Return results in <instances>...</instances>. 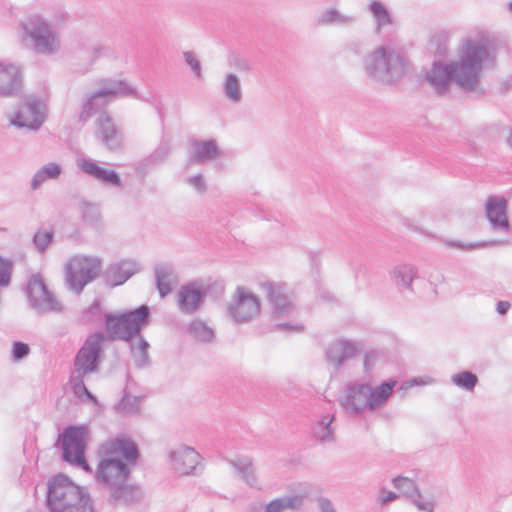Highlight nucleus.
Listing matches in <instances>:
<instances>
[{"mask_svg":"<svg viewBox=\"0 0 512 512\" xmlns=\"http://www.w3.org/2000/svg\"><path fill=\"white\" fill-rule=\"evenodd\" d=\"M151 319V311L147 305L121 313H108L105 315V331L89 335L82 347L75 355L73 371L70 375V384L74 394L82 399L85 396L94 404L97 398L87 389L85 379L100 370L104 344L107 340L129 342L142 335L141 331Z\"/></svg>","mask_w":512,"mask_h":512,"instance_id":"1","label":"nucleus"},{"mask_svg":"<svg viewBox=\"0 0 512 512\" xmlns=\"http://www.w3.org/2000/svg\"><path fill=\"white\" fill-rule=\"evenodd\" d=\"M458 57L449 63L434 61L426 76L429 84L439 95L446 93L451 83L466 93L483 94L481 76L484 65H492L496 58L490 38L481 33L463 39Z\"/></svg>","mask_w":512,"mask_h":512,"instance_id":"2","label":"nucleus"},{"mask_svg":"<svg viewBox=\"0 0 512 512\" xmlns=\"http://www.w3.org/2000/svg\"><path fill=\"white\" fill-rule=\"evenodd\" d=\"M140 456L137 444L126 436L101 443L97 449L95 482L106 491L112 505H130L142 497L139 487L128 483L131 469Z\"/></svg>","mask_w":512,"mask_h":512,"instance_id":"3","label":"nucleus"},{"mask_svg":"<svg viewBox=\"0 0 512 512\" xmlns=\"http://www.w3.org/2000/svg\"><path fill=\"white\" fill-rule=\"evenodd\" d=\"M363 70L366 76L383 84L401 80L409 66L404 51L390 43L378 45L363 57Z\"/></svg>","mask_w":512,"mask_h":512,"instance_id":"4","label":"nucleus"},{"mask_svg":"<svg viewBox=\"0 0 512 512\" xmlns=\"http://www.w3.org/2000/svg\"><path fill=\"white\" fill-rule=\"evenodd\" d=\"M46 505L50 512H95L87 491L62 474L49 480Z\"/></svg>","mask_w":512,"mask_h":512,"instance_id":"5","label":"nucleus"},{"mask_svg":"<svg viewBox=\"0 0 512 512\" xmlns=\"http://www.w3.org/2000/svg\"><path fill=\"white\" fill-rule=\"evenodd\" d=\"M23 41L30 40L38 54L53 55L60 49V40L52 25L40 15H31L21 21Z\"/></svg>","mask_w":512,"mask_h":512,"instance_id":"6","label":"nucleus"},{"mask_svg":"<svg viewBox=\"0 0 512 512\" xmlns=\"http://www.w3.org/2000/svg\"><path fill=\"white\" fill-rule=\"evenodd\" d=\"M102 262L99 257L76 255L65 266L66 285L79 295L85 286L94 281L101 272Z\"/></svg>","mask_w":512,"mask_h":512,"instance_id":"7","label":"nucleus"},{"mask_svg":"<svg viewBox=\"0 0 512 512\" xmlns=\"http://www.w3.org/2000/svg\"><path fill=\"white\" fill-rule=\"evenodd\" d=\"M25 294L29 307L38 315L59 314L64 307L55 294L49 290L41 274L30 276Z\"/></svg>","mask_w":512,"mask_h":512,"instance_id":"8","label":"nucleus"},{"mask_svg":"<svg viewBox=\"0 0 512 512\" xmlns=\"http://www.w3.org/2000/svg\"><path fill=\"white\" fill-rule=\"evenodd\" d=\"M87 436L88 428L86 426L70 425L66 427L60 435L62 459L91 473L92 469L85 457V440Z\"/></svg>","mask_w":512,"mask_h":512,"instance_id":"9","label":"nucleus"},{"mask_svg":"<svg viewBox=\"0 0 512 512\" xmlns=\"http://www.w3.org/2000/svg\"><path fill=\"white\" fill-rule=\"evenodd\" d=\"M261 311L260 299L245 287H237L227 312L236 323H248L255 319Z\"/></svg>","mask_w":512,"mask_h":512,"instance_id":"10","label":"nucleus"},{"mask_svg":"<svg viewBox=\"0 0 512 512\" xmlns=\"http://www.w3.org/2000/svg\"><path fill=\"white\" fill-rule=\"evenodd\" d=\"M45 120L44 105L35 95L25 96L10 118V123L18 128L38 130Z\"/></svg>","mask_w":512,"mask_h":512,"instance_id":"11","label":"nucleus"},{"mask_svg":"<svg viewBox=\"0 0 512 512\" xmlns=\"http://www.w3.org/2000/svg\"><path fill=\"white\" fill-rule=\"evenodd\" d=\"M363 350L360 342L339 339L330 343L325 351L326 360L335 369L341 368L347 361L359 356Z\"/></svg>","mask_w":512,"mask_h":512,"instance_id":"12","label":"nucleus"},{"mask_svg":"<svg viewBox=\"0 0 512 512\" xmlns=\"http://www.w3.org/2000/svg\"><path fill=\"white\" fill-rule=\"evenodd\" d=\"M23 85L22 67L14 62L0 61V96L13 97Z\"/></svg>","mask_w":512,"mask_h":512,"instance_id":"13","label":"nucleus"},{"mask_svg":"<svg viewBox=\"0 0 512 512\" xmlns=\"http://www.w3.org/2000/svg\"><path fill=\"white\" fill-rule=\"evenodd\" d=\"M97 140L110 151H117L123 145V134L107 113H101L96 120Z\"/></svg>","mask_w":512,"mask_h":512,"instance_id":"14","label":"nucleus"},{"mask_svg":"<svg viewBox=\"0 0 512 512\" xmlns=\"http://www.w3.org/2000/svg\"><path fill=\"white\" fill-rule=\"evenodd\" d=\"M368 383H350L345 388L342 407L351 415H359L369 409Z\"/></svg>","mask_w":512,"mask_h":512,"instance_id":"15","label":"nucleus"},{"mask_svg":"<svg viewBox=\"0 0 512 512\" xmlns=\"http://www.w3.org/2000/svg\"><path fill=\"white\" fill-rule=\"evenodd\" d=\"M174 470L181 475H195L201 469L200 454L192 447L181 446L170 453Z\"/></svg>","mask_w":512,"mask_h":512,"instance_id":"16","label":"nucleus"},{"mask_svg":"<svg viewBox=\"0 0 512 512\" xmlns=\"http://www.w3.org/2000/svg\"><path fill=\"white\" fill-rule=\"evenodd\" d=\"M508 202L501 196H489L485 202V215L495 231L508 232L511 229L507 216Z\"/></svg>","mask_w":512,"mask_h":512,"instance_id":"17","label":"nucleus"},{"mask_svg":"<svg viewBox=\"0 0 512 512\" xmlns=\"http://www.w3.org/2000/svg\"><path fill=\"white\" fill-rule=\"evenodd\" d=\"M76 165L84 174L94 178L99 182L115 187L122 186L120 175L115 170L101 167L97 161L92 158L78 157L76 159Z\"/></svg>","mask_w":512,"mask_h":512,"instance_id":"18","label":"nucleus"},{"mask_svg":"<svg viewBox=\"0 0 512 512\" xmlns=\"http://www.w3.org/2000/svg\"><path fill=\"white\" fill-rule=\"evenodd\" d=\"M262 289L271 305L273 316H289L294 311L292 301L283 285L267 282L262 285Z\"/></svg>","mask_w":512,"mask_h":512,"instance_id":"19","label":"nucleus"},{"mask_svg":"<svg viewBox=\"0 0 512 512\" xmlns=\"http://www.w3.org/2000/svg\"><path fill=\"white\" fill-rule=\"evenodd\" d=\"M205 297L206 292L196 283L183 285L177 294L178 308L183 314H194L201 307Z\"/></svg>","mask_w":512,"mask_h":512,"instance_id":"20","label":"nucleus"},{"mask_svg":"<svg viewBox=\"0 0 512 512\" xmlns=\"http://www.w3.org/2000/svg\"><path fill=\"white\" fill-rule=\"evenodd\" d=\"M190 146V164L202 165L221 156V150L215 139L199 140L194 138L190 140Z\"/></svg>","mask_w":512,"mask_h":512,"instance_id":"21","label":"nucleus"},{"mask_svg":"<svg viewBox=\"0 0 512 512\" xmlns=\"http://www.w3.org/2000/svg\"><path fill=\"white\" fill-rule=\"evenodd\" d=\"M138 270L139 268L135 261L123 260L107 267L103 272L102 277L108 286L115 287L125 283Z\"/></svg>","mask_w":512,"mask_h":512,"instance_id":"22","label":"nucleus"},{"mask_svg":"<svg viewBox=\"0 0 512 512\" xmlns=\"http://www.w3.org/2000/svg\"><path fill=\"white\" fill-rule=\"evenodd\" d=\"M397 383L396 380L389 379L376 387L368 384L369 410L374 411L386 405Z\"/></svg>","mask_w":512,"mask_h":512,"instance_id":"23","label":"nucleus"},{"mask_svg":"<svg viewBox=\"0 0 512 512\" xmlns=\"http://www.w3.org/2000/svg\"><path fill=\"white\" fill-rule=\"evenodd\" d=\"M100 86V93L109 100L115 96H133L140 99L137 90L124 80L103 79L100 81Z\"/></svg>","mask_w":512,"mask_h":512,"instance_id":"24","label":"nucleus"},{"mask_svg":"<svg viewBox=\"0 0 512 512\" xmlns=\"http://www.w3.org/2000/svg\"><path fill=\"white\" fill-rule=\"evenodd\" d=\"M154 271L156 287L163 298L171 292L172 286L177 283L178 278L173 267L167 263L157 264Z\"/></svg>","mask_w":512,"mask_h":512,"instance_id":"25","label":"nucleus"},{"mask_svg":"<svg viewBox=\"0 0 512 512\" xmlns=\"http://www.w3.org/2000/svg\"><path fill=\"white\" fill-rule=\"evenodd\" d=\"M130 354L133 363L137 369H145L150 367L151 358L149 355L150 344L142 336H138L133 340L129 341Z\"/></svg>","mask_w":512,"mask_h":512,"instance_id":"26","label":"nucleus"},{"mask_svg":"<svg viewBox=\"0 0 512 512\" xmlns=\"http://www.w3.org/2000/svg\"><path fill=\"white\" fill-rule=\"evenodd\" d=\"M335 416L333 414H326L321 416L311 428L313 438L321 444H328L335 441L334 429L331 424Z\"/></svg>","mask_w":512,"mask_h":512,"instance_id":"27","label":"nucleus"},{"mask_svg":"<svg viewBox=\"0 0 512 512\" xmlns=\"http://www.w3.org/2000/svg\"><path fill=\"white\" fill-rule=\"evenodd\" d=\"M171 150V140L166 136L162 137L156 149L139 163V168L146 170L152 166L164 163L168 159Z\"/></svg>","mask_w":512,"mask_h":512,"instance_id":"28","label":"nucleus"},{"mask_svg":"<svg viewBox=\"0 0 512 512\" xmlns=\"http://www.w3.org/2000/svg\"><path fill=\"white\" fill-rule=\"evenodd\" d=\"M358 18L354 14H345L336 8H329L318 17L320 25H338L340 27H351Z\"/></svg>","mask_w":512,"mask_h":512,"instance_id":"29","label":"nucleus"},{"mask_svg":"<svg viewBox=\"0 0 512 512\" xmlns=\"http://www.w3.org/2000/svg\"><path fill=\"white\" fill-rule=\"evenodd\" d=\"M368 10L371 13L374 22V32L380 34L384 28L393 24V18L386 6L379 0H373L368 4Z\"/></svg>","mask_w":512,"mask_h":512,"instance_id":"30","label":"nucleus"},{"mask_svg":"<svg viewBox=\"0 0 512 512\" xmlns=\"http://www.w3.org/2000/svg\"><path fill=\"white\" fill-rule=\"evenodd\" d=\"M110 100L105 97L100 91L94 92L90 95L82 105V109L79 115V119L82 122H86L97 112L101 111Z\"/></svg>","mask_w":512,"mask_h":512,"instance_id":"31","label":"nucleus"},{"mask_svg":"<svg viewBox=\"0 0 512 512\" xmlns=\"http://www.w3.org/2000/svg\"><path fill=\"white\" fill-rule=\"evenodd\" d=\"M62 174L61 165L50 162L38 169L32 177L30 187L32 190H37L47 180H55Z\"/></svg>","mask_w":512,"mask_h":512,"instance_id":"32","label":"nucleus"},{"mask_svg":"<svg viewBox=\"0 0 512 512\" xmlns=\"http://www.w3.org/2000/svg\"><path fill=\"white\" fill-rule=\"evenodd\" d=\"M222 89L225 97L233 103L242 100V89L239 77L234 73H228L224 77Z\"/></svg>","mask_w":512,"mask_h":512,"instance_id":"33","label":"nucleus"},{"mask_svg":"<svg viewBox=\"0 0 512 512\" xmlns=\"http://www.w3.org/2000/svg\"><path fill=\"white\" fill-rule=\"evenodd\" d=\"M189 334L198 342L211 343L214 340V330L202 320H194L188 326Z\"/></svg>","mask_w":512,"mask_h":512,"instance_id":"34","label":"nucleus"},{"mask_svg":"<svg viewBox=\"0 0 512 512\" xmlns=\"http://www.w3.org/2000/svg\"><path fill=\"white\" fill-rule=\"evenodd\" d=\"M230 463L237 470L238 475L244 479L248 485L253 487L257 484L255 469L250 458H238Z\"/></svg>","mask_w":512,"mask_h":512,"instance_id":"35","label":"nucleus"},{"mask_svg":"<svg viewBox=\"0 0 512 512\" xmlns=\"http://www.w3.org/2000/svg\"><path fill=\"white\" fill-rule=\"evenodd\" d=\"M450 40V33L445 30L435 32L428 43V49L430 52L442 57L445 56L448 51V43Z\"/></svg>","mask_w":512,"mask_h":512,"instance_id":"36","label":"nucleus"},{"mask_svg":"<svg viewBox=\"0 0 512 512\" xmlns=\"http://www.w3.org/2000/svg\"><path fill=\"white\" fill-rule=\"evenodd\" d=\"M416 274L417 271L415 267L409 264L399 265L393 270V276L397 286L403 288H410Z\"/></svg>","mask_w":512,"mask_h":512,"instance_id":"37","label":"nucleus"},{"mask_svg":"<svg viewBox=\"0 0 512 512\" xmlns=\"http://www.w3.org/2000/svg\"><path fill=\"white\" fill-rule=\"evenodd\" d=\"M452 383L466 391H473L478 383V377L471 371L465 370L452 375Z\"/></svg>","mask_w":512,"mask_h":512,"instance_id":"38","label":"nucleus"},{"mask_svg":"<svg viewBox=\"0 0 512 512\" xmlns=\"http://www.w3.org/2000/svg\"><path fill=\"white\" fill-rule=\"evenodd\" d=\"M392 483L394 487L401 492V494L407 498L413 499L420 492L416 483L407 477L398 476L393 478Z\"/></svg>","mask_w":512,"mask_h":512,"instance_id":"39","label":"nucleus"},{"mask_svg":"<svg viewBox=\"0 0 512 512\" xmlns=\"http://www.w3.org/2000/svg\"><path fill=\"white\" fill-rule=\"evenodd\" d=\"M140 401L139 397L125 393L116 405V409L121 414L135 415L140 411Z\"/></svg>","mask_w":512,"mask_h":512,"instance_id":"40","label":"nucleus"},{"mask_svg":"<svg viewBox=\"0 0 512 512\" xmlns=\"http://www.w3.org/2000/svg\"><path fill=\"white\" fill-rule=\"evenodd\" d=\"M14 262L0 256V288H7L11 283Z\"/></svg>","mask_w":512,"mask_h":512,"instance_id":"41","label":"nucleus"},{"mask_svg":"<svg viewBox=\"0 0 512 512\" xmlns=\"http://www.w3.org/2000/svg\"><path fill=\"white\" fill-rule=\"evenodd\" d=\"M53 238L54 234L52 231L38 230L33 237V243L37 250L43 253L49 244H51Z\"/></svg>","mask_w":512,"mask_h":512,"instance_id":"42","label":"nucleus"},{"mask_svg":"<svg viewBox=\"0 0 512 512\" xmlns=\"http://www.w3.org/2000/svg\"><path fill=\"white\" fill-rule=\"evenodd\" d=\"M228 64L240 73H248L251 70V62L247 58L238 55L229 56Z\"/></svg>","mask_w":512,"mask_h":512,"instance_id":"43","label":"nucleus"},{"mask_svg":"<svg viewBox=\"0 0 512 512\" xmlns=\"http://www.w3.org/2000/svg\"><path fill=\"white\" fill-rule=\"evenodd\" d=\"M183 57L187 65L191 68L193 74L196 78H202V66L200 60L197 58L194 52L185 51L183 52Z\"/></svg>","mask_w":512,"mask_h":512,"instance_id":"44","label":"nucleus"},{"mask_svg":"<svg viewBox=\"0 0 512 512\" xmlns=\"http://www.w3.org/2000/svg\"><path fill=\"white\" fill-rule=\"evenodd\" d=\"M281 503L283 504V509L297 510L300 509L304 503V496L302 495H292V496H284L280 498Z\"/></svg>","mask_w":512,"mask_h":512,"instance_id":"45","label":"nucleus"},{"mask_svg":"<svg viewBox=\"0 0 512 512\" xmlns=\"http://www.w3.org/2000/svg\"><path fill=\"white\" fill-rule=\"evenodd\" d=\"M413 504L417 507L418 510L423 512H434L435 501L433 498L423 499V496L419 492L413 499H411Z\"/></svg>","mask_w":512,"mask_h":512,"instance_id":"46","label":"nucleus"},{"mask_svg":"<svg viewBox=\"0 0 512 512\" xmlns=\"http://www.w3.org/2000/svg\"><path fill=\"white\" fill-rule=\"evenodd\" d=\"M30 352L28 344L24 342H14L12 347V356L15 361H20L25 358Z\"/></svg>","mask_w":512,"mask_h":512,"instance_id":"47","label":"nucleus"},{"mask_svg":"<svg viewBox=\"0 0 512 512\" xmlns=\"http://www.w3.org/2000/svg\"><path fill=\"white\" fill-rule=\"evenodd\" d=\"M187 183L192 186L198 193L203 194L207 190V185L202 174H196L187 179Z\"/></svg>","mask_w":512,"mask_h":512,"instance_id":"48","label":"nucleus"},{"mask_svg":"<svg viewBox=\"0 0 512 512\" xmlns=\"http://www.w3.org/2000/svg\"><path fill=\"white\" fill-rule=\"evenodd\" d=\"M98 216V209L94 205L88 203L83 205L82 217L86 222L93 223L97 221Z\"/></svg>","mask_w":512,"mask_h":512,"instance_id":"49","label":"nucleus"},{"mask_svg":"<svg viewBox=\"0 0 512 512\" xmlns=\"http://www.w3.org/2000/svg\"><path fill=\"white\" fill-rule=\"evenodd\" d=\"M344 51L359 56L363 52V42L355 39L349 40L344 45Z\"/></svg>","mask_w":512,"mask_h":512,"instance_id":"50","label":"nucleus"},{"mask_svg":"<svg viewBox=\"0 0 512 512\" xmlns=\"http://www.w3.org/2000/svg\"><path fill=\"white\" fill-rule=\"evenodd\" d=\"M101 315V303L99 300H95L90 307L83 312V317L89 321H93Z\"/></svg>","mask_w":512,"mask_h":512,"instance_id":"51","label":"nucleus"},{"mask_svg":"<svg viewBox=\"0 0 512 512\" xmlns=\"http://www.w3.org/2000/svg\"><path fill=\"white\" fill-rule=\"evenodd\" d=\"M446 245L452 248H458L462 250H473L482 246L480 243H463L460 241H447Z\"/></svg>","mask_w":512,"mask_h":512,"instance_id":"52","label":"nucleus"},{"mask_svg":"<svg viewBox=\"0 0 512 512\" xmlns=\"http://www.w3.org/2000/svg\"><path fill=\"white\" fill-rule=\"evenodd\" d=\"M317 504L321 512H336L332 502L326 497H319Z\"/></svg>","mask_w":512,"mask_h":512,"instance_id":"53","label":"nucleus"},{"mask_svg":"<svg viewBox=\"0 0 512 512\" xmlns=\"http://www.w3.org/2000/svg\"><path fill=\"white\" fill-rule=\"evenodd\" d=\"M375 360H376V352L370 351V352L365 353L363 366H364V370L366 372H368L372 369Z\"/></svg>","mask_w":512,"mask_h":512,"instance_id":"54","label":"nucleus"},{"mask_svg":"<svg viewBox=\"0 0 512 512\" xmlns=\"http://www.w3.org/2000/svg\"><path fill=\"white\" fill-rule=\"evenodd\" d=\"M380 493H381V495L379 497V501L382 505L392 502L399 497V495L396 494L395 492H392V491L386 492L385 489H381Z\"/></svg>","mask_w":512,"mask_h":512,"instance_id":"55","label":"nucleus"},{"mask_svg":"<svg viewBox=\"0 0 512 512\" xmlns=\"http://www.w3.org/2000/svg\"><path fill=\"white\" fill-rule=\"evenodd\" d=\"M283 504L281 503L280 498H276L272 501H270L265 506V512H283Z\"/></svg>","mask_w":512,"mask_h":512,"instance_id":"56","label":"nucleus"},{"mask_svg":"<svg viewBox=\"0 0 512 512\" xmlns=\"http://www.w3.org/2000/svg\"><path fill=\"white\" fill-rule=\"evenodd\" d=\"M276 328L286 332H300L303 330L302 325H293L291 323H279Z\"/></svg>","mask_w":512,"mask_h":512,"instance_id":"57","label":"nucleus"},{"mask_svg":"<svg viewBox=\"0 0 512 512\" xmlns=\"http://www.w3.org/2000/svg\"><path fill=\"white\" fill-rule=\"evenodd\" d=\"M107 51V48L102 45H96L92 48V57L93 59H98L103 56Z\"/></svg>","mask_w":512,"mask_h":512,"instance_id":"58","label":"nucleus"},{"mask_svg":"<svg viewBox=\"0 0 512 512\" xmlns=\"http://www.w3.org/2000/svg\"><path fill=\"white\" fill-rule=\"evenodd\" d=\"M510 303L508 301H498L496 305V310L500 315H504L510 308Z\"/></svg>","mask_w":512,"mask_h":512,"instance_id":"59","label":"nucleus"},{"mask_svg":"<svg viewBox=\"0 0 512 512\" xmlns=\"http://www.w3.org/2000/svg\"><path fill=\"white\" fill-rule=\"evenodd\" d=\"M412 383L416 384V385H424V384L430 383V381H426V380H424L423 378L420 377V378H414L412 380Z\"/></svg>","mask_w":512,"mask_h":512,"instance_id":"60","label":"nucleus"},{"mask_svg":"<svg viewBox=\"0 0 512 512\" xmlns=\"http://www.w3.org/2000/svg\"><path fill=\"white\" fill-rule=\"evenodd\" d=\"M508 144L512 148V133L510 134V136L508 138Z\"/></svg>","mask_w":512,"mask_h":512,"instance_id":"61","label":"nucleus"},{"mask_svg":"<svg viewBox=\"0 0 512 512\" xmlns=\"http://www.w3.org/2000/svg\"><path fill=\"white\" fill-rule=\"evenodd\" d=\"M508 9L512 13V1L508 3Z\"/></svg>","mask_w":512,"mask_h":512,"instance_id":"62","label":"nucleus"},{"mask_svg":"<svg viewBox=\"0 0 512 512\" xmlns=\"http://www.w3.org/2000/svg\"><path fill=\"white\" fill-rule=\"evenodd\" d=\"M27 512H31V511H27Z\"/></svg>","mask_w":512,"mask_h":512,"instance_id":"63","label":"nucleus"}]
</instances>
